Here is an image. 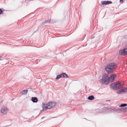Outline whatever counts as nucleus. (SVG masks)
<instances>
[{
    "label": "nucleus",
    "instance_id": "obj_14",
    "mask_svg": "<svg viewBox=\"0 0 127 127\" xmlns=\"http://www.w3.org/2000/svg\"><path fill=\"white\" fill-rule=\"evenodd\" d=\"M94 98L93 96L91 95L88 97V99L90 100H92L94 99Z\"/></svg>",
    "mask_w": 127,
    "mask_h": 127
},
{
    "label": "nucleus",
    "instance_id": "obj_21",
    "mask_svg": "<svg viewBox=\"0 0 127 127\" xmlns=\"http://www.w3.org/2000/svg\"><path fill=\"white\" fill-rule=\"evenodd\" d=\"M119 109H116V110H115V111H120V110H119Z\"/></svg>",
    "mask_w": 127,
    "mask_h": 127
},
{
    "label": "nucleus",
    "instance_id": "obj_19",
    "mask_svg": "<svg viewBox=\"0 0 127 127\" xmlns=\"http://www.w3.org/2000/svg\"><path fill=\"white\" fill-rule=\"evenodd\" d=\"M50 20H49V21H48V20L45 21V22H43V23H50Z\"/></svg>",
    "mask_w": 127,
    "mask_h": 127
},
{
    "label": "nucleus",
    "instance_id": "obj_13",
    "mask_svg": "<svg viewBox=\"0 0 127 127\" xmlns=\"http://www.w3.org/2000/svg\"><path fill=\"white\" fill-rule=\"evenodd\" d=\"M32 100L34 103L37 102L38 101L37 99V97H32Z\"/></svg>",
    "mask_w": 127,
    "mask_h": 127
},
{
    "label": "nucleus",
    "instance_id": "obj_10",
    "mask_svg": "<svg viewBox=\"0 0 127 127\" xmlns=\"http://www.w3.org/2000/svg\"><path fill=\"white\" fill-rule=\"evenodd\" d=\"M127 92V88H125L119 91V93L121 94V93L126 92Z\"/></svg>",
    "mask_w": 127,
    "mask_h": 127
},
{
    "label": "nucleus",
    "instance_id": "obj_8",
    "mask_svg": "<svg viewBox=\"0 0 127 127\" xmlns=\"http://www.w3.org/2000/svg\"><path fill=\"white\" fill-rule=\"evenodd\" d=\"M114 107H112L109 108H105L104 109L106 110L107 111L110 112H114V110L115 109Z\"/></svg>",
    "mask_w": 127,
    "mask_h": 127
},
{
    "label": "nucleus",
    "instance_id": "obj_20",
    "mask_svg": "<svg viewBox=\"0 0 127 127\" xmlns=\"http://www.w3.org/2000/svg\"><path fill=\"white\" fill-rule=\"evenodd\" d=\"M3 13V12L2 11V10L1 9H0V15L2 13Z\"/></svg>",
    "mask_w": 127,
    "mask_h": 127
},
{
    "label": "nucleus",
    "instance_id": "obj_15",
    "mask_svg": "<svg viewBox=\"0 0 127 127\" xmlns=\"http://www.w3.org/2000/svg\"><path fill=\"white\" fill-rule=\"evenodd\" d=\"M127 105V104H122L120 105H119V106L120 107H124L125 106Z\"/></svg>",
    "mask_w": 127,
    "mask_h": 127
},
{
    "label": "nucleus",
    "instance_id": "obj_3",
    "mask_svg": "<svg viewBox=\"0 0 127 127\" xmlns=\"http://www.w3.org/2000/svg\"><path fill=\"white\" fill-rule=\"evenodd\" d=\"M56 104L55 102L50 101L47 104H44L43 107L44 110H46L48 109H50L55 106Z\"/></svg>",
    "mask_w": 127,
    "mask_h": 127
},
{
    "label": "nucleus",
    "instance_id": "obj_11",
    "mask_svg": "<svg viewBox=\"0 0 127 127\" xmlns=\"http://www.w3.org/2000/svg\"><path fill=\"white\" fill-rule=\"evenodd\" d=\"M61 78L66 77V78H68L69 77L67 75L64 73H61L60 75Z\"/></svg>",
    "mask_w": 127,
    "mask_h": 127
},
{
    "label": "nucleus",
    "instance_id": "obj_9",
    "mask_svg": "<svg viewBox=\"0 0 127 127\" xmlns=\"http://www.w3.org/2000/svg\"><path fill=\"white\" fill-rule=\"evenodd\" d=\"M119 110L121 111L126 112H127V107L121 108L120 109H119Z\"/></svg>",
    "mask_w": 127,
    "mask_h": 127
},
{
    "label": "nucleus",
    "instance_id": "obj_23",
    "mask_svg": "<svg viewBox=\"0 0 127 127\" xmlns=\"http://www.w3.org/2000/svg\"><path fill=\"white\" fill-rule=\"evenodd\" d=\"M126 48V50L127 51V48Z\"/></svg>",
    "mask_w": 127,
    "mask_h": 127
},
{
    "label": "nucleus",
    "instance_id": "obj_12",
    "mask_svg": "<svg viewBox=\"0 0 127 127\" xmlns=\"http://www.w3.org/2000/svg\"><path fill=\"white\" fill-rule=\"evenodd\" d=\"M28 92V90H24L23 91H22V92H21L20 94L21 95H26Z\"/></svg>",
    "mask_w": 127,
    "mask_h": 127
},
{
    "label": "nucleus",
    "instance_id": "obj_16",
    "mask_svg": "<svg viewBox=\"0 0 127 127\" xmlns=\"http://www.w3.org/2000/svg\"><path fill=\"white\" fill-rule=\"evenodd\" d=\"M101 4L102 5L106 4V1H102L101 2Z\"/></svg>",
    "mask_w": 127,
    "mask_h": 127
},
{
    "label": "nucleus",
    "instance_id": "obj_22",
    "mask_svg": "<svg viewBox=\"0 0 127 127\" xmlns=\"http://www.w3.org/2000/svg\"><path fill=\"white\" fill-rule=\"evenodd\" d=\"M120 1L121 2H123V0H120Z\"/></svg>",
    "mask_w": 127,
    "mask_h": 127
},
{
    "label": "nucleus",
    "instance_id": "obj_7",
    "mask_svg": "<svg viewBox=\"0 0 127 127\" xmlns=\"http://www.w3.org/2000/svg\"><path fill=\"white\" fill-rule=\"evenodd\" d=\"M116 75L115 74H113L110 75V77H109V81L113 82L116 78Z\"/></svg>",
    "mask_w": 127,
    "mask_h": 127
},
{
    "label": "nucleus",
    "instance_id": "obj_2",
    "mask_svg": "<svg viewBox=\"0 0 127 127\" xmlns=\"http://www.w3.org/2000/svg\"><path fill=\"white\" fill-rule=\"evenodd\" d=\"M123 82H117L116 83H113L111 85V87L113 90H117L122 88L124 85Z\"/></svg>",
    "mask_w": 127,
    "mask_h": 127
},
{
    "label": "nucleus",
    "instance_id": "obj_18",
    "mask_svg": "<svg viewBox=\"0 0 127 127\" xmlns=\"http://www.w3.org/2000/svg\"><path fill=\"white\" fill-rule=\"evenodd\" d=\"M106 4H111L112 3V2L111 1H106Z\"/></svg>",
    "mask_w": 127,
    "mask_h": 127
},
{
    "label": "nucleus",
    "instance_id": "obj_6",
    "mask_svg": "<svg viewBox=\"0 0 127 127\" xmlns=\"http://www.w3.org/2000/svg\"><path fill=\"white\" fill-rule=\"evenodd\" d=\"M119 54L122 55H127V51L126 48L120 50L119 51Z\"/></svg>",
    "mask_w": 127,
    "mask_h": 127
},
{
    "label": "nucleus",
    "instance_id": "obj_4",
    "mask_svg": "<svg viewBox=\"0 0 127 127\" xmlns=\"http://www.w3.org/2000/svg\"><path fill=\"white\" fill-rule=\"evenodd\" d=\"M109 78L108 76L104 75L102 77L100 81L103 84H108L109 82Z\"/></svg>",
    "mask_w": 127,
    "mask_h": 127
},
{
    "label": "nucleus",
    "instance_id": "obj_17",
    "mask_svg": "<svg viewBox=\"0 0 127 127\" xmlns=\"http://www.w3.org/2000/svg\"><path fill=\"white\" fill-rule=\"evenodd\" d=\"M60 78H61L60 75H57L56 77V79H59Z\"/></svg>",
    "mask_w": 127,
    "mask_h": 127
},
{
    "label": "nucleus",
    "instance_id": "obj_5",
    "mask_svg": "<svg viewBox=\"0 0 127 127\" xmlns=\"http://www.w3.org/2000/svg\"><path fill=\"white\" fill-rule=\"evenodd\" d=\"M0 111L2 114H5L8 111V109L7 107L3 106L1 108Z\"/></svg>",
    "mask_w": 127,
    "mask_h": 127
},
{
    "label": "nucleus",
    "instance_id": "obj_1",
    "mask_svg": "<svg viewBox=\"0 0 127 127\" xmlns=\"http://www.w3.org/2000/svg\"><path fill=\"white\" fill-rule=\"evenodd\" d=\"M117 64L115 63L111 62L107 64L105 69L108 74H111L113 72L116 68Z\"/></svg>",
    "mask_w": 127,
    "mask_h": 127
}]
</instances>
